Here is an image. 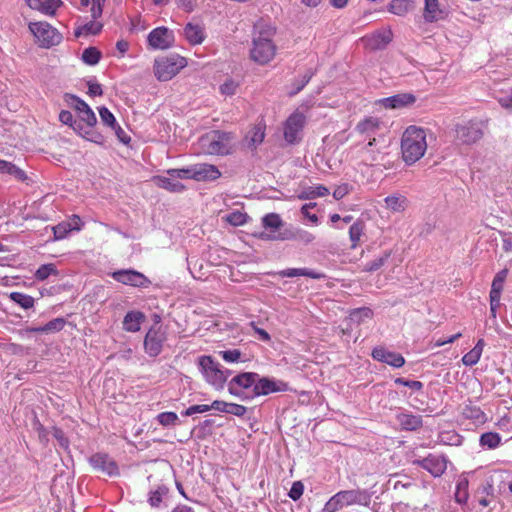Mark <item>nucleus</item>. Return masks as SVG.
<instances>
[{"label":"nucleus","instance_id":"9b49d317","mask_svg":"<svg viewBox=\"0 0 512 512\" xmlns=\"http://www.w3.org/2000/svg\"><path fill=\"white\" fill-rule=\"evenodd\" d=\"M173 173L178 177H186L196 181H213L221 176V172L215 165L207 163L195 164Z\"/></svg>","mask_w":512,"mask_h":512},{"label":"nucleus","instance_id":"6e6d98bb","mask_svg":"<svg viewBox=\"0 0 512 512\" xmlns=\"http://www.w3.org/2000/svg\"><path fill=\"white\" fill-rule=\"evenodd\" d=\"M53 231V240L58 241L67 237V235L71 232V228L66 222H61L52 227Z\"/></svg>","mask_w":512,"mask_h":512},{"label":"nucleus","instance_id":"b1692460","mask_svg":"<svg viewBox=\"0 0 512 512\" xmlns=\"http://www.w3.org/2000/svg\"><path fill=\"white\" fill-rule=\"evenodd\" d=\"M415 100L416 98L413 94L403 93L382 98L378 102L387 109H399L413 104Z\"/></svg>","mask_w":512,"mask_h":512},{"label":"nucleus","instance_id":"774afa93","mask_svg":"<svg viewBox=\"0 0 512 512\" xmlns=\"http://www.w3.org/2000/svg\"><path fill=\"white\" fill-rule=\"evenodd\" d=\"M70 226L71 231H80L83 228V221L78 215H72L68 221H65Z\"/></svg>","mask_w":512,"mask_h":512},{"label":"nucleus","instance_id":"6ab92c4d","mask_svg":"<svg viewBox=\"0 0 512 512\" xmlns=\"http://www.w3.org/2000/svg\"><path fill=\"white\" fill-rule=\"evenodd\" d=\"M385 148L383 141L381 142L373 137L362 149L363 161L368 165L380 164L386 155Z\"/></svg>","mask_w":512,"mask_h":512},{"label":"nucleus","instance_id":"bf43d9fd","mask_svg":"<svg viewBox=\"0 0 512 512\" xmlns=\"http://www.w3.org/2000/svg\"><path fill=\"white\" fill-rule=\"evenodd\" d=\"M291 238L303 244H309L314 241L315 236L309 231L298 229L295 231Z\"/></svg>","mask_w":512,"mask_h":512},{"label":"nucleus","instance_id":"338daca9","mask_svg":"<svg viewBox=\"0 0 512 512\" xmlns=\"http://www.w3.org/2000/svg\"><path fill=\"white\" fill-rule=\"evenodd\" d=\"M227 414L243 417L247 413V407L237 403H229Z\"/></svg>","mask_w":512,"mask_h":512},{"label":"nucleus","instance_id":"603ef678","mask_svg":"<svg viewBox=\"0 0 512 512\" xmlns=\"http://www.w3.org/2000/svg\"><path fill=\"white\" fill-rule=\"evenodd\" d=\"M2 174L12 175L19 180H24L26 178V174L22 169L18 168L16 165L12 164L11 162H8L5 160L3 162Z\"/></svg>","mask_w":512,"mask_h":512},{"label":"nucleus","instance_id":"4c0bfd02","mask_svg":"<svg viewBox=\"0 0 512 512\" xmlns=\"http://www.w3.org/2000/svg\"><path fill=\"white\" fill-rule=\"evenodd\" d=\"M9 299L23 309H30L34 306L35 300L32 296L22 292H11Z\"/></svg>","mask_w":512,"mask_h":512},{"label":"nucleus","instance_id":"c03bdc74","mask_svg":"<svg viewBox=\"0 0 512 512\" xmlns=\"http://www.w3.org/2000/svg\"><path fill=\"white\" fill-rule=\"evenodd\" d=\"M81 59L87 65H96L101 59V52L95 47H88L83 51Z\"/></svg>","mask_w":512,"mask_h":512},{"label":"nucleus","instance_id":"4be33fe9","mask_svg":"<svg viewBox=\"0 0 512 512\" xmlns=\"http://www.w3.org/2000/svg\"><path fill=\"white\" fill-rule=\"evenodd\" d=\"M392 37L393 34L390 29H382L363 37L361 40L367 49L381 50L391 42Z\"/></svg>","mask_w":512,"mask_h":512},{"label":"nucleus","instance_id":"aec40b11","mask_svg":"<svg viewBox=\"0 0 512 512\" xmlns=\"http://www.w3.org/2000/svg\"><path fill=\"white\" fill-rule=\"evenodd\" d=\"M371 356L378 362L390 365L393 368H401L405 364V358L397 352L388 350L383 346L375 347Z\"/></svg>","mask_w":512,"mask_h":512},{"label":"nucleus","instance_id":"de8ad7c7","mask_svg":"<svg viewBox=\"0 0 512 512\" xmlns=\"http://www.w3.org/2000/svg\"><path fill=\"white\" fill-rule=\"evenodd\" d=\"M65 325H66V320L62 317H58V318L52 319L51 321H49L48 323L43 325L42 330H43V333H45V334L57 333V332L63 330Z\"/></svg>","mask_w":512,"mask_h":512},{"label":"nucleus","instance_id":"f257e3e1","mask_svg":"<svg viewBox=\"0 0 512 512\" xmlns=\"http://www.w3.org/2000/svg\"><path fill=\"white\" fill-rule=\"evenodd\" d=\"M274 35L275 28L271 24L265 21H259L255 24L250 51V57L254 62L265 65L273 60L276 54V45L273 42Z\"/></svg>","mask_w":512,"mask_h":512},{"label":"nucleus","instance_id":"423d86ee","mask_svg":"<svg viewBox=\"0 0 512 512\" xmlns=\"http://www.w3.org/2000/svg\"><path fill=\"white\" fill-rule=\"evenodd\" d=\"M256 372H241L232 377L227 383V389L230 395L240 400H251L252 392L255 390Z\"/></svg>","mask_w":512,"mask_h":512},{"label":"nucleus","instance_id":"37998d69","mask_svg":"<svg viewBox=\"0 0 512 512\" xmlns=\"http://www.w3.org/2000/svg\"><path fill=\"white\" fill-rule=\"evenodd\" d=\"M247 214L241 210H233L226 214L223 219L233 226H241L247 222Z\"/></svg>","mask_w":512,"mask_h":512},{"label":"nucleus","instance_id":"a19ab883","mask_svg":"<svg viewBox=\"0 0 512 512\" xmlns=\"http://www.w3.org/2000/svg\"><path fill=\"white\" fill-rule=\"evenodd\" d=\"M373 317V311L368 307L356 308L350 312L351 321L361 324Z\"/></svg>","mask_w":512,"mask_h":512},{"label":"nucleus","instance_id":"393cba45","mask_svg":"<svg viewBox=\"0 0 512 512\" xmlns=\"http://www.w3.org/2000/svg\"><path fill=\"white\" fill-rule=\"evenodd\" d=\"M144 320V313L140 311H129L123 319V329L127 332H138Z\"/></svg>","mask_w":512,"mask_h":512},{"label":"nucleus","instance_id":"680f3d73","mask_svg":"<svg viewBox=\"0 0 512 512\" xmlns=\"http://www.w3.org/2000/svg\"><path fill=\"white\" fill-rule=\"evenodd\" d=\"M497 101L504 109L512 110V87L507 92L501 93Z\"/></svg>","mask_w":512,"mask_h":512},{"label":"nucleus","instance_id":"a878e982","mask_svg":"<svg viewBox=\"0 0 512 512\" xmlns=\"http://www.w3.org/2000/svg\"><path fill=\"white\" fill-rule=\"evenodd\" d=\"M443 10L439 0H424L423 18L427 23H433L442 18Z\"/></svg>","mask_w":512,"mask_h":512},{"label":"nucleus","instance_id":"bb28decb","mask_svg":"<svg viewBox=\"0 0 512 512\" xmlns=\"http://www.w3.org/2000/svg\"><path fill=\"white\" fill-rule=\"evenodd\" d=\"M455 501L458 504H466L469 498V480L466 474H461L456 482L454 494Z\"/></svg>","mask_w":512,"mask_h":512},{"label":"nucleus","instance_id":"8fccbe9b","mask_svg":"<svg viewBox=\"0 0 512 512\" xmlns=\"http://www.w3.org/2000/svg\"><path fill=\"white\" fill-rule=\"evenodd\" d=\"M59 120L63 124L71 126L75 131H79V133H81L83 129L81 123L73 119V115L70 111L62 110L59 114Z\"/></svg>","mask_w":512,"mask_h":512},{"label":"nucleus","instance_id":"0eeeda50","mask_svg":"<svg viewBox=\"0 0 512 512\" xmlns=\"http://www.w3.org/2000/svg\"><path fill=\"white\" fill-rule=\"evenodd\" d=\"M186 58L174 54L161 57L155 60L154 74L160 81H168L172 79L181 69L186 67Z\"/></svg>","mask_w":512,"mask_h":512},{"label":"nucleus","instance_id":"cd10ccee","mask_svg":"<svg viewBox=\"0 0 512 512\" xmlns=\"http://www.w3.org/2000/svg\"><path fill=\"white\" fill-rule=\"evenodd\" d=\"M365 223L361 219H357L352 225L349 227V240H350V248L356 249L360 243L361 239L365 233Z\"/></svg>","mask_w":512,"mask_h":512},{"label":"nucleus","instance_id":"69168bd1","mask_svg":"<svg viewBox=\"0 0 512 512\" xmlns=\"http://www.w3.org/2000/svg\"><path fill=\"white\" fill-rule=\"evenodd\" d=\"M210 410L209 405L201 404V405H192L188 407L186 410L182 412L183 416H192L197 413H205Z\"/></svg>","mask_w":512,"mask_h":512},{"label":"nucleus","instance_id":"c9c22d12","mask_svg":"<svg viewBox=\"0 0 512 512\" xmlns=\"http://www.w3.org/2000/svg\"><path fill=\"white\" fill-rule=\"evenodd\" d=\"M462 415L477 423H482L486 420L485 413L480 409V407L471 403L464 405L462 408Z\"/></svg>","mask_w":512,"mask_h":512},{"label":"nucleus","instance_id":"dca6fc26","mask_svg":"<svg viewBox=\"0 0 512 512\" xmlns=\"http://www.w3.org/2000/svg\"><path fill=\"white\" fill-rule=\"evenodd\" d=\"M174 33L167 27L153 29L147 37L148 45L154 50H165L173 46Z\"/></svg>","mask_w":512,"mask_h":512},{"label":"nucleus","instance_id":"473e14b6","mask_svg":"<svg viewBox=\"0 0 512 512\" xmlns=\"http://www.w3.org/2000/svg\"><path fill=\"white\" fill-rule=\"evenodd\" d=\"M265 129V124L263 122H259L249 131L247 140L250 146L256 148L264 141Z\"/></svg>","mask_w":512,"mask_h":512},{"label":"nucleus","instance_id":"2eb2a0df","mask_svg":"<svg viewBox=\"0 0 512 512\" xmlns=\"http://www.w3.org/2000/svg\"><path fill=\"white\" fill-rule=\"evenodd\" d=\"M306 118L303 113L296 111L292 113L284 124V138L294 144L301 139V132L304 128Z\"/></svg>","mask_w":512,"mask_h":512},{"label":"nucleus","instance_id":"72a5a7b5","mask_svg":"<svg viewBox=\"0 0 512 512\" xmlns=\"http://www.w3.org/2000/svg\"><path fill=\"white\" fill-rule=\"evenodd\" d=\"M381 121L376 117H367L364 120L360 121L356 129L361 134H375V132L380 128Z\"/></svg>","mask_w":512,"mask_h":512},{"label":"nucleus","instance_id":"c85d7f7f","mask_svg":"<svg viewBox=\"0 0 512 512\" xmlns=\"http://www.w3.org/2000/svg\"><path fill=\"white\" fill-rule=\"evenodd\" d=\"M281 277H297V276H305L312 279H322L325 278V275L321 272H318L309 268H288L279 272Z\"/></svg>","mask_w":512,"mask_h":512},{"label":"nucleus","instance_id":"4d7b16f0","mask_svg":"<svg viewBox=\"0 0 512 512\" xmlns=\"http://www.w3.org/2000/svg\"><path fill=\"white\" fill-rule=\"evenodd\" d=\"M78 115L80 117L79 122L81 124H82V122L85 123L88 128H92L97 122L95 113L92 111V109L90 107H87Z\"/></svg>","mask_w":512,"mask_h":512},{"label":"nucleus","instance_id":"864d4df0","mask_svg":"<svg viewBox=\"0 0 512 512\" xmlns=\"http://www.w3.org/2000/svg\"><path fill=\"white\" fill-rule=\"evenodd\" d=\"M262 224L265 228L276 230L279 229L283 223L278 214L270 213L263 217Z\"/></svg>","mask_w":512,"mask_h":512},{"label":"nucleus","instance_id":"79ce46f5","mask_svg":"<svg viewBox=\"0 0 512 512\" xmlns=\"http://www.w3.org/2000/svg\"><path fill=\"white\" fill-rule=\"evenodd\" d=\"M390 256H391V252L385 251L383 253V255H381L380 257H377L374 260L364 264L362 270L365 272L377 271L387 262V260L389 259Z\"/></svg>","mask_w":512,"mask_h":512},{"label":"nucleus","instance_id":"7ed1b4c3","mask_svg":"<svg viewBox=\"0 0 512 512\" xmlns=\"http://www.w3.org/2000/svg\"><path fill=\"white\" fill-rule=\"evenodd\" d=\"M199 151L205 155L224 156L234 149V135L230 132L213 130L198 140Z\"/></svg>","mask_w":512,"mask_h":512},{"label":"nucleus","instance_id":"13d9d810","mask_svg":"<svg viewBox=\"0 0 512 512\" xmlns=\"http://www.w3.org/2000/svg\"><path fill=\"white\" fill-rule=\"evenodd\" d=\"M66 101L69 104V106H71L73 109L77 111L78 114L81 113L87 107H89V105L85 101H83L75 95H67Z\"/></svg>","mask_w":512,"mask_h":512},{"label":"nucleus","instance_id":"5fc2aeb1","mask_svg":"<svg viewBox=\"0 0 512 512\" xmlns=\"http://www.w3.org/2000/svg\"><path fill=\"white\" fill-rule=\"evenodd\" d=\"M167 493L165 486H160L149 493L148 502L152 507H158L162 502L163 496Z\"/></svg>","mask_w":512,"mask_h":512},{"label":"nucleus","instance_id":"1a4fd4ad","mask_svg":"<svg viewBox=\"0 0 512 512\" xmlns=\"http://www.w3.org/2000/svg\"><path fill=\"white\" fill-rule=\"evenodd\" d=\"M29 30L36 38L39 46L43 48H50L59 44L62 40V35L58 30L47 22H31Z\"/></svg>","mask_w":512,"mask_h":512},{"label":"nucleus","instance_id":"58836bf2","mask_svg":"<svg viewBox=\"0 0 512 512\" xmlns=\"http://www.w3.org/2000/svg\"><path fill=\"white\" fill-rule=\"evenodd\" d=\"M507 273H508V271L506 269H504L495 275V277L492 281V285H491V290H490V295H489L490 298H493V297L501 298L503 284L506 279Z\"/></svg>","mask_w":512,"mask_h":512},{"label":"nucleus","instance_id":"e433bc0d","mask_svg":"<svg viewBox=\"0 0 512 512\" xmlns=\"http://www.w3.org/2000/svg\"><path fill=\"white\" fill-rule=\"evenodd\" d=\"M50 276H55V277L59 276V271L57 269L56 264H54V263L42 264L38 267V269L34 273V278L37 281H45Z\"/></svg>","mask_w":512,"mask_h":512},{"label":"nucleus","instance_id":"ddd939ff","mask_svg":"<svg viewBox=\"0 0 512 512\" xmlns=\"http://www.w3.org/2000/svg\"><path fill=\"white\" fill-rule=\"evenodd\" d=\"M413 464L425 469L433 477H440L447 469L448 459L443 454L430 453L427 457L414 460Z\"/></svg>","mask_w":512,"mask_h":512},{"label":"nucleus","instance_id":"49530a36","mask_svg":"<svg viewBox=\"0 0 512 512\" xmlns=\"http://www.w3.org/2000/svg\"><path fill=\"white\" fill-rule=\"evenodd\" d=\"M99 115L101 121L112 129L118 128L122 132V128L117 124V121L114 115L110 112V110L106 107L99 108Z\"/></svg>","mask_w":512,"mask_h":512},{"label":"nucleus","instance_id":"2f4dec72","mask_svg":"<svg viewBox=\"0 0 512 512\" xmlns=\"http://www.w3.org/2000/svg\"><path fill=\"white\" fill-rule=\"evenodd\" d=\"M415 0H392L389 3L388 11L397 16H404L413 10Z\"/></svg>","mask_w":512,"mask_h":512},{"label":"nucleus","instance_id":"3c124183","mask_svg":"<svg viewBox=\"0 0 512 512\" xmlns=\"http://www.w3.org/2000/svg\"><path fill=\"white\" fill-rule=\"evenodd\" d=\"M61 4V0H43L41 6H39L37 10L41 11L45 15L52 16Z\"/></svg>","mask_w":512,"mask_h":512},{"label":"nucleus","instance_id":"a18cd8bd","mask_svg":"<svg viewBox=\"0 0 512 512\" xmlns=\"http://www.w3.org/2000/svg\"><path fill=\"white\" fill-rule=\"evenodd\" d=\"M156 420L163 427H172L179 424L178 415L171 411L159 413L156 417Z\"/></svg>","mask_w":512,"mask_h":512},{"label":"nucleus","instance_id":"e2e57ef3","mask_svg":"<svg viewBox=\"0 0 512 512\" xmlns=\"http://www.w3.org/2000/svg\"><path fill=\"white\" fill-rule=\"evenodd\" d=\"M237 87H238V83L235 82L234 80L229 79L220 85V92L223 95L232 96L236 93Z\"/></svg>","mask_w":512,"mask_h":512},{"label":"nucleus","instance_id":"0e129e2a","mask_svg":"<svg viewBox=\"0 0 512 512\" xmlns=\"http://www.w3.org/2000/svg\"><path fill=\"white\" fill-rule=\"evenodd\" d=\"M304 492V485L300 481H295L288 493L289 497L294 501L300 499Z\"/></svg>","mask_w":512,"mask_h":512},{"label":"nucleus","instance_id":"5701e85b","mask_svg":"<svg viewBox=\"0 0 512 512\" xmlns=\"http://www.w3.org/2000/svg\"><path fill=\"white\" fill-rule=\"evenodd\" d=\"M185 40L192 46L202 44L206 39V30L204 25L188 22L183 28Z\"/></svg>","mask_w":512,"mask_h":512},{"label":"nucleus","instance_id":"c756f323","mask_svg":"<svg viewBox=\"0 0 512 512\" xmlns=\"http://www.w3.org/2000/svg\"><path fill=\"white\" fill-rule=\"evenodd\" d=\"M398 423L404 430L413 431L422 426V417L410 413H400L397 416Z\"/></svg>","mask_w":512,"mask_h":512},{"label":"nucleus","instance_id":"7c9ffc66","mask_svg":"<svg viewBox=\"0 0 512 512\" xmlns=\"http://www.w3.org/2000/svg\"><path fill=\"white\" fill-rule=\"evenodd\" d=\"M329 194V189L321 184L314 186L303 187L299 194V199L301 200H311L318 197H323Z\"/></svg>","mask_w":512,"mask_h":512},{"label":"nucleus","instance_id":"39448f33","mask_svg":"<svg viewBox=\"0 0 512 512\" xmlns=\"http://www.w3.org/2000/svg\"><path fill=\"white\" fill-rule=\"evenodd\" d=\"M106 0H80V4L76 5L72 2L74 6L77 7L80 11H85L86 8H89V12L91 14V19L85 21L83 24L79 25L75 30L76 37L82 36H90L96 35L101 32L103 28V23L100 21L103 13V5Z\"/></svg>","mask_w":512,"mask_h":512},{"label":"nucleus","instance_id":"a211bd4d","mask_svg":"<svg viewBox=\"0 0 512 512\" xmlns=\"http://www.w3.org/2000/svg\"><path fill=\"white\" fill-rule=\"evenodd\" d=\"M112 278L124 285H129L138 288H147L151 281L142 273L133 270H118L112 273Z\"/></svg>","mask_w":512,"mask_h":512},{"label":"nucleus","instance_id":"f03ea898","mask_svg":"<svg viewBox=\"0 0 512 512\" xmlns=\"http://www.w3.org/2000/svg\"><path fill=\"white\" fill-rule=\"evenodd\" d=\"M427 150L426 131L423 128L409 126L401 139V153L406 165L419 161Z\"/></svg>","mask_w":512,"mask_h":512},{"label":"nucleus","instance_id":"412c9836","mask_svg":"<svg viewBox=\"0 0 512 512\" xmlns=\"http://www.w3.org/2000/svg\"><path fill=\"white\" fill-rule=\"evenodd\" d=\"M182 169H169L167 171L166 176H156L154 177V182L160 188H163L167 191L180 193L184 191L185 186L179 181L180 179H187L186 177H178L173 172H179Z\"/></svg>","mask_w":512,"mask_h":512},{"label":"nucleus","instance_id":"6e6552de","mask_svg":"<svg viewBox=\"0 0 512 512\" xmlns=\"http://www.w3.org/2000/svg\"><path fill=\"white\" fill-rule=\"evenodd\" d=\"M199 369L211 386L216 390H222L225 386V376L221 372V366L211 356H201L198 360Z\"/></svg>","mask_w":512,"mask_h":512},{"label":"nucleus","instance_id":"9d476101","mask_svg":"<svg viewBox=\"0 0 512 512\" xmlns=\"http://www.w3.org/2000/svg\"><path fill=\"white\" fill-rule=\"evenodd\" d=\"M167 336V329L162 325L156 323L151 326L144 338L145 353L150 357H157L163 350Z\"/></svg>","mask_w":512,"mask_h":512},{"label":"nucleus","instance_id":"f704fd0d","mask_svg":"<svg viewBox=\"0 0 512 512\" xmlns=\"http://www.w3.org/2000/svg\"><path fill=\"white\" fill-rule=\"evenodd\" d=\"M386 207L393 212H403L407 207V199L400 194L389 195L385 197Z\"/></svg>","mask_w":512,"mask_h":512},{"label":"nucleus","instance_id":"f8f14e48","mask_svg":"<svg viewBox=\"0 0 512 512\" xmlns=\"http://www.w3.org/2000/svg\"><path fill=\"white\" fill-rule=\"evenodd\" d=\"M290 390L289 384L283 380L261 377L258 374L256 377L255 390L252 392L253 399L260 396H266L271 393L287 392Z\"/></svg>","mask_w":512,"mask_h":512},{"label":"nucleus","instance_id":"f3484780","mask_svg":"<svg viewBox=\"0 0 512 512\" xmlns=\"http://www.w3.org/2000/svg\"><path fill=\"white\" fill-rule=\"evenodd\" d=\"M456 138L463 144H472L483 136L482 125L478 121H468L456 126Z\"/></svg>","mask_w":512,"mask_h":512},{"label":"nucleus","instance_id":"09e8293b","mask_svg":"<svg viewBox=\"0 0 512 512\" xmlns=\"http://www.w3.org/2000/svg\"><path fill=\"white\" fill-rule=\"evenodd\" d=\"M219 356L227 363H239L244 362L245 360L242 358V353L238 349H229L224 351H219Z\"/></svg>","mask_w":512,"mask_h":512},{"label":"nucleus","instance_id":"4468645a","mask_svg":"<svg viewBox=\"0 0 512 512\" xmlns=\"http://www.w3.org/2000/svg\"><path fill=\"white\" fill-rule=\"evenodd\" d=\"M91 467L99 473L109 477L119 475V468L117 463L107 453L98 452L88 458Z\"/></svg>","mask_w":512,"mask_h":512},{"label":"nucleus","instance_id":"20e7f679","mask_svg":"<svg viewBox=\"0 0 512 512\" xmlns=\"http://www.w3.org/2000/svg\"><path fill=\"white\" fill-rule=\"evenodd\" d=\"M371 494L366 489L342 490L333 495L322 508V512H336L351 505L369 506Z\"/></svg>","mask_w":512,"mask_h":512},{"label":"nucleus","instance_id":"052dcab7","mask_svg":"<svg viewBox=\"0 0 512 512\" xmlns=\"http://www.w3.org/2000/svg\"><path fill=\"white\" fill-rule=\"evenodd\" d=\"M480 358L481 354L474 349H471L462 357V363L465 366H474L479 362Z\"/></svg>","mask_w":512,"mask_h":512},{"label":"nucleus","instance_id":"ea45409f","mask_svg":"<svg viewBox=\"0 0 512 512\" xmlns=\"http://www.w3.org/2000/svg\"><path fill=\"white\" fill-rule=\"evenodd\" d=\"M480 445L488 449H495L501 443V437L496 432H486L480 436Z\"/></svg>","mask_w":512,"mask_h":512}]
</instances>
